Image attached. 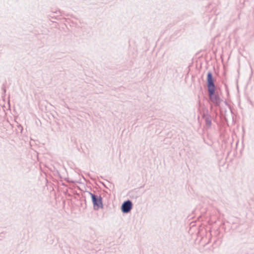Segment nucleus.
<instances>
[{
    "instance_id": "1",
    "label": "nucleus",
    "mask_w": 254,
    "mask_h": 254,
    "mask_svg": "<svg viewBox=\"0 0 254 254\" xmlns=\"http://www.w3.org/2000/svg\"><path fill=\"white\" fill-rule=\"evenodd\" d=\"M207 80L209 96L211 97L214 95L215 92V85L213 83V80L211 73H208Z\"/></svg>"
},
{
    "instance_id": "2",
    "label": "nucleus",
    "mask_w": 254,
    "mask_h": 254,
    "mask_svg": "<svg viewBox=\"0 0 254 254\" xmlns=\"http://www.w3.org/2000/svg\"><path fill=\"white\" fill-rule=\"evenodd\" d=\"M132 208L131 201L128 200L125 201L122 206V210L124 213H127L130 211Z\"/></svg>"
},
{
    "instance_id": "3",
    "label": "nucleus",
    "mask_w": 254,
    "mask_h": 254,
    "mask_svg": "<svg viewBox=\"0 0 254 254\" xmlns=\"http://www.w3.org/2000/svg\"><path fill=\"white\" fill-rule=\"evenodd\" d=\"M91 197L94 207H96L97 209L99 208L102 205L101 200L100 198H97L96 196L93 194H91Z\"/></svg>"
}]
</instances>
